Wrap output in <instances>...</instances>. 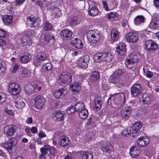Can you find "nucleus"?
Masks as SVG:
<instances>
[{
  "label": "nucleus",
  "instance_id": "f257e3e1",
  "mask_svg": "<svg viewBox=\"0 0 159 159\" xmlns=\"http://www.w3.org/2000/svg\"><path fill=\"white\" fill-rule=\"evenodd\" d=\"M125 95L121 93L120 94H117L114 96L109 98L108 100V103L109 104V100H111V105L114 108H119L121 106L122 102L124 103L125 100Z\"/></svg>",
  "mask_w": 159,
  "mask_h": 159
},
{
  "label": "nucleus",
  "instance_id": "37998d69",
  "mask_svg": "<svg viewBox=\"0 0 159 159\" xmlns=\"http://www.w3.org/2000/svg\"><path fill=\"white\" fill-rule=\"evenodd\" d=\"M46 55L44 52H39L37 55V58L40 61H44L46 60Z\"/></svg>",
  "mask_w": 159,
  "mask_h": 159
},
{
  "label": "nucleus",
  "instance_id": "de8ad7c7",
  "mask_svg": "<svg viewBox=\"0 0 159 159\" xmlns=\"http://www.w3.org/2000/svg\"><path fill=\"white\" fill-rule=\"evenodd\" d=\"M34 1L35 3L42 7H44L46 5V1L45 0H31Z\"/></svg>",
  "mask_w": 159,
  "mask_h": 159
},
{
  "label": "nucleus",
  "instance_id": "39448f33",
  "mask_svg": "<svg viewBox=\"0 0 159 159\" xmlns=\"http://www.w3.org/2000/svg\"><path fill=\"white\" fill-rule=\"evenodd\" d=\"M87 37L89 41L93 43H96L100 39L99 32L95 30H90L88 32L87 34Z\"/></svg>",
  "mask_w": 159,
  "mask_h": 159
},
{
  "label": "nucleus",
  "instance_id": "680f3d73",
  "mask_svg": "<svg viewBox=\"0 0 159 159\" xmlns=\"http://www.w3.org/2000/svg\"><path fill=\"white\" fill-rule=\"evenodd\" d=\"M50 8L52 11L53 9L58 7L57 2H54L51 3L50 4Z\"/></svg>",
  "mask_w": 159,
  "mask_h": 159
},
{
  "label": "nucleus",
  "instance_id": "603ef678",
  "mask_svg": "<svg viewBox=\"0 0 159 159\" xmlns=\"http://www.w3.org/2000/svg\"><path fill=\"white\" fill-rule=\"evenodd\" d=\"M49 148V146L48 145H45L42 148H40V151L42 152V153L46 154Z\"/></svg>",
  "mask_w": 159,
  "mask_h": 159
},
{
  "label": "nucleus",
  "instance_id": "13d9d810",
  "mask_svg": "<svg viewBox=\"0 0 159 159\" xmlns=\"http://www.w3.org/2000/svg\"><path fill=\"white\" fill-rule=\"evenodd\" d=\"M152 26L155 30L159 29V19L153 23Z\"/></svg>",
  "mask_w": 159,
  "mask_h": 159
},
{
  "label": "nucleus",
  "instance_id": "a211bd4d",
  "mask_svg": "<svg viewBox=\"0 0 159 159\" xmlns=\"http://www.w3.org/2000/svg\"><path fill=\"white\" fill-rule=\"evenodd\" d=\"M150 139L147 137H142L139 138L137 141L138 145L141 147H144L149 143Z\"/></svg>",
  "mask_w": 159,
  "mask_h": 159
},
{
  "label": "nucleus",
  "instance_id": "c756f323",
  "mask_svg": "<svg viewBox=\"0 0 159 159\" xmlns=\"http://www.w3.org/2000/svg\"><path fill=\"white\" fill-rule=\"evenodd\" d=\"M31 41L29 37L25 36H23L21 41V44L23 46H25L26 48H27L31 44Z\"/></svg>",
  "mask_w": 159,
  "mask_h": 159
},
{
  "label": "nucleus",
  "instance_id": "393cba45",
  "mask_svg": "<svg viewBox=\"0 0 159 159\" xmlns=\"http://www.w3.org/2000/svg\"><path fill=\"white\" fill-rule=\"evenodd\" d=\"M140 153V150L136 147H133L130 149V154L133 158L138 157Z\"/></svg>",
  "mask_w": 159,
  "mask_h": 159
},
{
  "label": "nucleus",
  "instance_id": "2eb2a0df",
  "mask_svg": "<svg viewBox=\"0 0 159 159\" xmlns=\"http://www.w3.org/2000/svg\"><path fill=\"white\" fill-rule=\"evenodd\" d=\"M142 91V88L139 84H134L131 89V92L132 96L135 97L139 95Z\"/></svg>",
  "mask_w": 159,
  "mask_h": 159
},
{
  "label": "nucleus",
  "instance_id": "a878e982",
  "mask_svg": "<svg viewBox=\"0 0 159 159\" xmlns=\"http://www.w3.org/2000/svg\"><path fill=\"white\" fill-rule=\"evenodd\" d=\"M118 14L115 12H109L107 15V18L111 20L114 21L117 20L118 18Z\"/></svg>",
  "mask_w": 159,
  "mask_h": 159
},
{
  "label": "nucleus",
  "instance_id": "2f4dec72",
  "mask_svg": "<svg viewBox=\"0 0 159 159\" xmlns=\"http://www.w3.org/2000/svg\"><path fill=\"white\" fill-rule=\"evenodd\" d=\"M111 40L113 41H116L119 38V34L116 29L112 30L111 32Z\"/></svg>",
  "mask_w": 159,
  "mask_h": 159
},
{
  "label": "nucleus",
  "instance_id": "58836bf2",
  "mask_svg": "<svg viewBox=\"0 0 159 159\" xmlns=\"http://www.w3.org/2000/svg\"><path fill=\"white\" fill-rule=\"evenodd\" d=\"M144 19L142 16H138L134 19V23L136 25H139L144 22Z\"/></svg>",
  "mask_w": 159,
  "mask_h": 159
},
{
  "label": "nucleus",
  "instance_id": "f704fd0d",
  "mask_svg": "<svg viewBox=\"0 0 159 159\" xmlns=\"http://www.w3.org/2000/svg\"><path fill=\"white\" fill-rule=\"evenodd\" d=\"M15 106L19 109H22L25 106V102L21 99L15 101Z\"/></svg>",
  "mask_w": 159,
  "mask_h": 159
},
{
  "label": "nucleus",
  "instance_id": "6ab92c4d",
  "mask_svg": "<svg viewBox=\"0 0 159 159\" xmlns=\"http://www.w3.org/2000/svg\"><path fill=\"white\" fill-rule=\"evenodd\" d=\"M64 116L63 111H57L52 113V117L54 120L59 121L63 120Z\"/></svg>",
  "mask_w": 159,
  "mask_h": 159
},
{
  "label": "nucleus",
  "instance_id": "338daca9",
  "mask_svg": "<svg viewBox=\"0 0 159 159\" xmlns=\"http://www.w3.org/2000/svg\"><path fill=\"white\" fill-rule=\"evenodd\" d=\"M102 3L103 5V8L105 9V10L107 11H109L110 9L108 7L107 2L105 1H103L102 2Z\"/></svg>",
  "mask_w": 159,
  "mask_h": 159
},
{
  "label": "nucleus",
  "instance_id": "c9c22d12",
  "mask_svg": "<svg viewBox=\"0 0 159 159\" xmlns=\"http://www.w3.org/2000/svg\"><path fill=\"white\" fill-rule=\"evenodd\" d=\"M3 21L5 25H9L12 21V17L11 16H4Z\"/></svg>",
  "mask_w": 159,
  "mask_h": 159
},
{
  "label": "nucleus",
  "instance_id": "c03bdc74",
  "mask_svg": "<svg viewBox=\"0 0 159 159\" xmlns=\"http://www.w3.org/2000/svg\"><path fill=\"white\" fill-rule=\"evenodd\" d=\"M151 98L150 95L148 94H144L143 96V102L145 104L150 103Z\"/></svg>",
  "mask_w": 159,
  "mask_h": 159
},
{
  "label": "nucleus",
  "instance_id": "7ed1b4c3",
  "mask_svg": "<svg viewBox=\"0 0 159 159\" xmlns=\"http://www.w3.org/2000/svg\"><path fill=\"white\" fill-rule=\"evenodd\" d=\"M42 84L40 82H32L30 84L25 86V92L28 95L33 93L34 91L37 92L41 90Z\"/></svg>",
  "mask_w": 159,
  "mask_h": 159
},
{
  "label": "nucleus",
  "instance_id": "a19ab883",
  "mask_svg": "<svg viewBox=\"0 0 159 159\" xmlns=\"http://www.w3.org/2000/svg\"><path fill=\"white\" fill-rule=\"evenodd\" d=\"M100 77L99 73L96 71L92 72L90 76V78L94 81L97 80Z\"/></svg>",
  "mask_w": 159,
  "mask_h": 159
},
{
  "label": "nucleus",
  "instance_id": "5fc2aeb1",
  "mask_svg": "<svg viewBox=\"0 0 159 159\" xmlns=\"http://www.w3.org/2000/svg\"><path fill=\"white\" fill-rule=\"evenodd\" d=\"M25 36L28 37H30L35 35V33L33 30H29L27 32H25Z\"/></svg>",
  "mask_w": 159,
  "mask_h": 159
},
{
  "label": "nucleus",
  "instance_id": "e2e57ef3",
  "mask_svg": "<svg viewBox=\"0 0 159 159\" xmlns=\"http://www.w3.org/2000/svg\"><path fill=\"white\" fill-rule=\"evenodd\" d=\"M7 32L3 29H0V37H5L7 34Z\"/></svg>",
  "mask_w": 159,
  "mask_h": 159
},
{
  "label": "nucleus",
  "instance_id": "412c9836",
  "mask_svg": "<svg viewBox=\"0 0 159 159\" xmlns=\"http://www.w3.org/2000/svg\"><path fill=\"white\" fill-rule=\"evenodd\" d=\"M59 143L60 146L64 147L68 145L70 143V141L67 136L62 135L59 138Z\"/></svg>",
  "mask_w": 159,
  "mask_h": 159
},
{
  "label": "nucleus",
  "instance_id": "6e6d98bb",
  "mask_svg": "<svg viewBox=\"0 0 159 159\" xmlns=\"http://www.w3.org/2000/svg\"><path fill=\"white\" fill-rule=\"evenodd\" d=\"M121 134L123 136H128L131 134V132H129V129L125 128L122 130Z\"/></svg>",
  "mask_w": 159,
  "mask_h": 159
},
{
  "label": "nucleus",
  "instance_id": "4be33fe9",
  "mask_svg": "<svg viewBox=\"0 0 159 159\" xmlns=\"http://www.w3.org/2000/svg\"><path fill=\"white\" fill-rule=\"evenodd\" d=\"M44 43L48 44L49 43V45H51L54 43V37L51 34L47 33L45 34L44 36Z\"/></svg>",
  "mask_w": 159,
  "mask_h": 159
},
{
  "label": "nucleus",
  "instance_id": "864d4df0",
  "mask_svg": "<svg viewBox=\"0 0 159 159\" xmlns=\"http://www.w3.org/2000/svg\"><path fill=\"white\" fill-rule=\"evenodd\" d=\"M52 12L54 13L56 16H60L61 14V10L59 7L53 9L52 11Z\"/></svg>",
  "mask_w": 159,
  "mask_h": 159
},
{
  "label": "nucleus",
  "instance_id": "e433bc0d",
  "mask_svg": "<svg viewBox=\"0 0 159 159\" xmlns=\"http://www.w3.org/2000/svg\"><path fill=\"white\" fill-rule=\"evenodd\" d=\"M95 105L94 110L97 111L99 110L101 108L102 102L99 99H96L94 100Z\"/></svg>",
  "mask_w": 159,
  "mask_h": 159
},
{
  "label": "nucleus",
  "instance_id": "0e129e2a",
  "mask_svg": "<svg viewBox=\"0 0 159 159\" xmlns=\"http://www.w3.org/2000/svg\"><path fill=\"white\" fill-rule=\"evenodd\" d=\"M6 70V67L4 63H0V74L4 72Z\"/></svg>",
  "mask_w": 159,
  "mask_h": 159
},
{
  "label": "nucleus",
  "instance_id": "1a4fd4ad",
  "mask_svg": "<svg viewBox=\"0 0 159 159\" xmlns=\"http://www.w3.org/2000/svg\"><path fill=\"white\" fill-rule=\"evenodd\" d=\"M16 127L13 125H9L6 127L4 129L5 133L8 135L16 136L18 135Z\"/></svg>",
  "mask_w": 159,
  "mask_h": 159
},
{
  "label": "nucleus",
  "instance_id": "052dcab7",
  "mask_svg": "<svg viewBox=\"0 0 159 159\" xmlns=\"http://www.w3.org/2000/svg\"><path fill=\"white\" fill-rule=\"evenodd\" d=\"M75 111V107L73 106L69 107L67 109V113L69 114H71Z\"/></svg>",
  "mask_w": 159,
  "mask_h": 159
},
{
  "label": "nucleus",
  "instance_id": "79ce46f5",
  "mask_svg": "<svg viewBox=\"0 0 159 159\" xmlns=\"http://www.w3.org/2000/svg\"><path fill=\"white\" fill-rule=\"evenodd\" d=\"M103 61L107 62H110L113 58V57L110 53H103Z\"/></svg>",
  "mask_w": 159,
  "mask_h": 159
},
{
  "label": "nucleus",
  "instance_id": "0eeeda50",
  "mask_svg": "<svg viewBox=\"0 0 159 159\" xmlns=\"http://www.w3.org/2000/svg\"><path fill=\"white\" fill-rule=\"evenodd\" d=\"M8 90L13 95H18L21 90V86L17 83H13L9 85Z\"/></svg>",
  "mask_w": 159,
  "mask_h": 159
},
{
  "label": "nucleus",
  "instance_id": "8fccbe9b",
  "mask_svg": "<svg viewBox=\"0 0 159 159\" xmlns=\"http://www.w3.org/2000/svg\"><path fill=\"white\" fill-rule=\"evenodd\" d=\"M120 115L122 119L127 120L129 117V113L126 112L124 111H121Z\"/></svg>",
  "mask_w": 159,
  "mask_h": 159
},
{
  "label": "nucleus",
  "instance_id": "ea45409f",
  "mask_svg": "<svg viewBox=\"0 0 159 159\" xmlns=\"http://www.w3.org/2000/svg\"><path fill=\"white\" fill-rule=\"evenodd\" d=\"M78 113L79 117L81 119H85L87 117L88 114V111L85 108Z\"/></svg>",
  "mask_w": 159,
  "mask_h": 159
},
{
  "label": "nucleus",
  "instance_id": "72a5a7b5",
  "mask_svg": "<svg viewBox=\"0 0 159 159\" xmlns=\"http://www.w3.org/2000/svg\"><path fill=\"white\" fill-rule=\"evenodd\" d=\"M31 75V72L30 70L26 68L22 69L21 73V75L23 77H28Z\"/></svg>",
  "mask_w": 159,
  "mask_h": 159
},
{
  "label": "nucleus",
  "instance_id": "bb28decb",
  "mask_svg": "<svg viewBox=\"0 0 159 159\" xmlns=\"http://www.w3.org/2000/svg\"><path fill=\"white\" fill-rule=\"evenodd\" d=\"M70 87L72 92L75 93L79 92L81 89L80 84L77 82H74Z\"/></svg>",
  "mask_w": 159,
  "mask_h": 159
},
{
  "label": "nucleus",
  "instance_id": "b1692460",
  "mask_svg": "<svg viewBox=\"0 0 159 159\" xmlns=\"http://www.w3.org/2000/svg\"><path fill=\"white\" fill-rule=\"evenodd\" d=\"M71 43L74 47L78 49L81 48L83 46V44L81 40L77 38H74L72 40Z\"/></svg>",
  "mask_w": 159,
  "mask_h": 159
},
{
  "label": "nucleus",
  "instance_id": "f3484780",
  "mask_svg": "<svg viewBox=\"0 0 159 159\" xmlns=\"http://www.w3.org/2000/svg\"><path fill=\"white\" fill-rule=\"evenodd\" d=\"M72 34V32L70 30L67 29H65L62 30L60 33V35L62 38L64 40H68L70 39Z\"/></svg>",
  "mask_w": 159,
  "mask_h": 159
},
{
  "label": "nucleus",
  "instance_id": "7c9ffc66",
  "mask_svg": "<svg viewBox=\"0 0 159 159\" xmlns=\"http://www.w3.org/2000/svg\"><path fill=\"white\" fill-rule=\"evenodd\" d=\"M82 159H92L93 155L90 152H80Z\"/></svg>",
  "mask_w": 159,
  "mask_h": 159
},
{
  "label": "nucleus",
  "instance_id": "dca6fc26",
  "mask_svg": "<svg viewBox=\"0 0 159 159\" xmlns=\"http://www.w3.org/2000/svg\"><path fill=\"white\" fill-rule=\"evenodd\" d=\"M138 35L135 33L131 32L126 35V39L128 42L135 43L138 40Z\"/></svg>",
  "mask_w": 159,
  "mask_h": 159
},
{
  "label": "nucleus",
  "instance_id": "4c0bfd02",
  "mask_svg": "<svg viewBox=\"0 0 159 159\" xmlns=\"http://www.w3.org/2000/svg\"><path fill=\"white\" fill-rule=\"evenodd\" d=\"M112 148L111 143L109 141L107 142L106 146H104L102 148L103 152H107L110 150H111Z\"/></svg>",
  "mask_w": 159,
  "mask_h": 159
},
{
  "label": "nucleus",
  "instance_id": "f8f14e48",
  "mask_svg": "<svg viewBox=\"0 0 159 159\" xmlns=\"http://www.w3.org/2000/svg\"><path fill=\"white\" fill-rule=\"evenodd\" d=\"M33 101L34 102V106L38 109H41L43 107L45 102L43 97L40 95L36 96L33 99Z\"/></svg>",
  "mask_w": 159,
  "mask_h": 159
},
{
  "label": "nucleus",
  "instance_id": "4468645a",
  "mask_svg": "<svg viewBox=\"0 0 159 159\" xmlns=\"http://www.w3.org/2000/svg\"><path fill=\"white\" fill-rule=\"evenodd\" d=\"M17 143V140L16 139H13L8 142L3 144L2 146L9 152H11L12 147L15 146Z\"/></svg>",
  "mask_w": 159,
  "mask_h": 159
},
{
  "label": "nucleus",
  "instance_id": "cd10ccee",
  "mask_svg": "<svg viewBox=\"0 0 159 159\" xmlns=\"http://www.w3.org/2000/svg\"><path fill=\"white\" fill-rule=\"evenodd\" d=\"M64 89L61 88L54 91V96L56 98H61L64 97Z\"/></svg>",
  "mask_w": 159,
  "mask_h": 159
},
{
  "label": "nucleus",
  "instance_id": "473e14b6",
  "mask_svg": "<svg viewBox=\"0 0 159 159\" xmlns=\"http://www.w3.org/2000/svg\"><path fill=\"white\" fill-rule=\"evenodd\" d=\"M93 58L96 62H100L103 61V53H97L94 56Z\"/></svg>",
  "mask_w": 159,
  "mask_h": 159
},
{
  "label": "nucleus",
  "instance_id": "4d7b16f0",
  "mask_svg": "<svg viewBox=\"0 0 159 159\" xmlns=\"http://www.w3.org/2000/svg\"><path fill=\"white\" fill-rule=\"evenodd\" d=\"M6 98V96L4 93H0V104L4 102Z\"/></svg>",
  "mask_w": 159,
  "mask_h": 159
},
{
  "label": "nucleus",
  "instance_id": "5701e85b",
  "mask_svg": "<svg viewBox=\"0 0 159 159\" xmlns=\"http://www.w3.org/2000/svg\"><path fill=\"white\" fill-rule=\"evenodd\" d=\"M31 60V57L30 54L28 53H24L20 56V61L21 62L26 63Z\"/></svg>",
  "mask_w": 159,
  "mask_h": 159
},
{
  "label": "nucleus",
  "instance_id": "69168bd1",
  "mask_svg": "<svg viewBox=\"0 0 159 159\" xmlns=\"http://www.w3.org/2000/svg\"><path fill=\"white\" fill-rule=\"evenodd\" d=\"M4 111L6 113L11 116H13L14 114V111H12L11 110H9L7 108H5L4 109Z\"/></svg>",
  "mask_w": 159,
  "mask_h": 159
},
{
  "label": "nucleus",
  "instance_id": "09e8293b",
  "mask_svg": "<svg viewBox=\"0 0 159 159\" xmlns=\"http://www.w3.org/2000/svg\"><path fill=\"white\" fill-rule=\"evenodd\" d=\"M142 124L141 122L138 121L136 123L133 125L132 127L133 129H136L138 130H139L142 127Z\"/></svg>",
  "mask_w": 159,
  "mask_h": 159
},
{
  "label": "nucleus",
  "instance_id": "9b49d317",
  "mask_svg": "<svg viewBox=\"0 0 159 159\" xmlns=\"http://www.w3.org/2000/svg\"><path fill=\"white\" fill-rule=\"evenodd\" d=\"M89 13L90 15L94 16L98 14V11L97 8L95 3L93 1H89Z\"/></svg>",
  "mask_w": 159,
  "mask_h": 159
},
{
  "label": "nucleus",
  "instance_id": "bf43d9fd",
  "mask_svg": "<svg viewBox=\"0 0 159 159\" xmlns=\"http://www.w3.org/2000/svg\"><path fill=\"white\" fill-rule=\"evenodd\" d=\"M85 78V75H84L80 74L78 75L76 78L77 80L80 83L82 82Z\"/></svg>",
  "mask_w": 159,
  "mask_h": 159
},
{
  "label": "nucleus",
  "instance_id": "423d86ee",
  "mask_svg": "<svg viewBox=\"0 0 159 159\" xmlns=\"http://www.w3.org/2000/svg\"><path fill=\"white\" fill-rule=\"evenodd\" d=\"M59 83L62 85H66L72 81L71 74L67 73L61 74L59 77Z\"/></svg>",
  "mask_w": 159,
  "mask_h": 159
},
{
  "label": "nucleus",
  "instance_id": "c85d7f7f",
  "mask_svg": "<svg viewBox=\"0 0 159 159\" xmlns=\"http://www.w3.org/2000/svg\"><path fill=\"white\" fill-rule=\"evenodd\" d=\"M75 111L79 112L85 109L84 104L82 102H78L75 105Z\"/></svg>",
  "mask_w": 159,
  "mask_h": 159
},
{
  "label": "nucleus",
  "instance_id": "774afa93",
  "mask_svg": "<svg viewBox=\"0 0 159 159\" xmlns=\"http://www.w3.org/2000/svg\"><path fill=\"white\" fill-rule=\"evenodd\" d=\"M131 107H129V106H126L125 107L124 109H122V111H124L126 112L129 113V111L131 110Z\"/></svg>",
  "mask_w": 159,
  "mask_h": 159
},
{
  "label": "nucleus",
  "instance_id": "9d476101",
  "mask_svg": "<svg viewBox=\"0 0 159 159\" xmlns=\"http://www.w3.org/2000/svg\"><path fill=\"white\" fill-rule=\"evenodd\" d=\"M28 23L30 27H37L40 22L39 17L30 16L27 19Z\"/></svg>",
  "mask_w": 159,
  "mask_h": 159
},
{
  "label": "nucleus",
  "instance_id": "aec40b11",
  "mask_svg": "<svg viewBox=\"0 0 159 159\" xmlns=\"http://www.w3.org/2000/svg\"><path fill=\"white\" fill-rule=\"evenodd\" d=\"M116 51L118 54L124 55L126 53V46L125 43L123 42L119 43L116 47Z\"/></svg>",
  "mask_w": 159,
  "mask_h": 159
},
{
  "label": "nucleus",
  "instance_id": "6e6552de",
  "mask_svg": "<svg viewBox=\"0 0 159 159\" xmlns=\"http://www.w3.org/2000/svg\"><path fill=\"white\" fill-rule=\"evenodd\" d=\"M144 45L145 48L148 51L156 50L158 47L157 43L152 40H147Z\"/></svg>",
  "mask_w": 159,
  "mask_h": 159
},
{
  "label": "nucleus",
  "instance_id": "49530a36",
  "mask_svg": "<svg viewBox=\"0 0 159 159\" xmlns=\"http://www.w3.org/2000/svg\"><path fill=\"white\" fill-rule=\"evenodd\" d=\"M52 29V24L48 22H45L44 25V30L46 31H49Z\"/></svg>",
  "mask_w": 159,
  "mask_h": 159
},
{
  "label": "nucleus",
  "instance_id": "3c124183",
  "mask_svg": "<svg viewBox=\"0 0 159 159\" xmlns=\"http://www.w3.org/2000/svg\"><path fill=\"white\" fill-rule=\"evenodd\" d=\"M43 69L46 70H50L52 67V65L50 62H48L44 64L43 66Z\"/></svg>",
  "mask_w": 159,
  "mask_h": 159
},
{
  "label": "nucleus",
  "instance_id": "ddd939ff",
  "mask_svg": "<svg viewBox=\"0 0 159 159\" xmlns=\"http://www.w3.org/2000/svg\"><path fill=\"white\" fill-rule=\"evenodd\" d=\"M89 57L87 55L82 57L79 60V66L83 68H85L88 66Z\"/></svg>",
  "mask_w": 159,
  "mask_h": 159
},
{
  "label": "nucleus",
  "instance_id": "a18cd8bd",
  "mask_svg": "<svg viewBox=\"0 0 159 159\" xmlns=\"http://www.w3.org/2000/svg\"><path fill=\"white\" fill-rule=\"evenodd\" d=\"M49 151L50 153V159H54L55 157V154L56 153L55 148L53 147H49Z\"/></svg>",
  "mask_w": 159,
  "mask_h": 159
},
{
  "label": "nucleus",
  "instance_id": "f03ea898",
  "mask_svg": "<svg viewBox=\"0 0 159 159\" xmlns=\"http://www.w3.org/2000/svg\"><path fill=\"white\" fill-rule=\"evenodd\" d=\"M140 55L136 52H133L126 58L125 63L128 68H131L134 63L137 62L140 58Z\"/></svg>",
  "mask_w": 159,
  "mask_h": 159
},
{
  "label": "nucleus",
  "instance_id": "20e7f679",
  "mask_svg": "<svg viewBox=\"0 0 159 159\" xmlns=\"http://www.w3.org/2000/svg\"><path fill=\"white\" fill-rule=\"evenodd\" d=\"M121 73V70L120 69L116 70L115 73L110 76L109 80V82L114 84H117L119 86L123 85V83L120 84V75Z\"/></svg>",
  "mask_w": 159,
  "mask_h": 159
}]
</instances>
